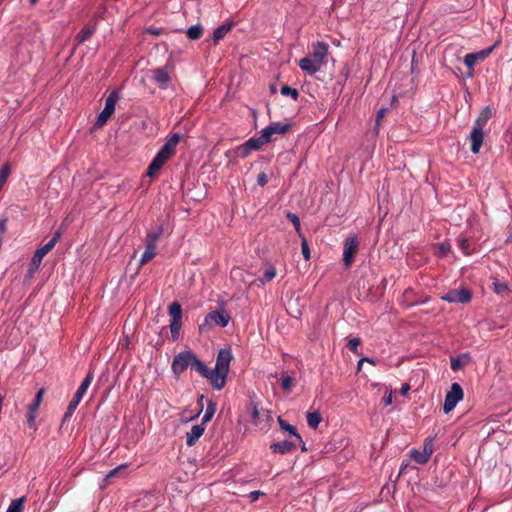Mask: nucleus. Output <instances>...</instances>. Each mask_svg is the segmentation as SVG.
<instances>
[{"instance_id":"nucleus-1","label":"nucleus","mask_w":512,"mask_h":512,"mask_svg":"<svg viewBox=\"0 0 512 512\" xmlns=\"http://www.w3.org/2000/svg\"><path fill=\"white\" fill-rule=\"evenodd\" d=\"M231 360L232 353L229 349L218 352L215 367L212 369L213 389L220 391L225 387Z\"/></svg>"},{"instance_id":"nucleus-2","label":"nucleus","mask_w":512,"mask_h":512,"mask_svg":"<svg viewBox=\"0 0 512 512\" xmlns=\"http://www.w3.org/2000/svg\"><path fill=\"white\" fill-rule=\"evenodd\" d=\"M230 315L224 310H215L208 313L199 325L200 332H206L214 327H226L230 322Z\"/></svg>"},{"instance_id":"nucleus-3","label":"nucleus","mask_w":512,"mask_h":512,"mask_svg":"<svg viewBox=\"0 0 512 512\" xmlns=\"http://www.w3.org/2000/svg\"><path fill=\"white\" fill-rule=\"evenodd\" d=\"M94 378V373L92 371H89L86 375V377L83 379L82 383L78 387L77 391L75 392L72 400L70 401L64 415H63V422L70 419V417L73 415L75 409L81 402L84 394L86 393L87 389L89 388L92 380Z\"/></svg>"},{"instance_id":"nucleus-4","label":"nucleus","mask_w":512,"mask_h":512,"mask_svg":"<svg viewBox=\"0 0 512 512\" xmlns=\"http://www.w3.org/2000/svg\"><path fill=\"white\" fill-rule=\"evenodd\" d=\"M119 99L120 93L118 90H113L110 92V94L107 96L105 100V106L103 110L99 113L96 119L94 128H101L107 123L109 118L114 114L115 107Z\"/></svg>"},{"instance_id":"nucleus-5","label":"nucleus","mask_w":512,"mask_h":512,"mask_svg":"<svg viewBox=\"0 0 512 512\" xmlns=\"http://www.w3.org/2000/svg\"><path fill=\"white\" fill-rule=\"evenodd\" d=\"M194 358L195 354L190 350L178 353L171 365L173 374L179 377L188 367H192Z\"/></svg>"},{"instance_id":"nucleus-6","label":"nucleus","mask_w":512,"mask_h":512,"mask_svg":"<svg viewBox=\"0 0 512 512\" xmlns=\"http://www.w3.org/2000/svg\"><path fill=\"white\" fill-rule=\"evenodd\" d=\"M464 392L459 383H453L450 390L446 393L445 401L443 405L444 413H450L456 405L462 401Z\"/></svg>"},{"instance_id":"nucleus-7","label":"nucleus","mask_w":512,"mask_h":512,"mask_svg":"<svg viewBox=\"0 0 512 512\" xmlns=\"http://www.w3.org/2000/svg\"><path fill=\"white\" fill-rule=\"evenodd\" d=\"M61 236L62 231L61 229H58L54 233L53 237L45 245H43L42 247L35 251L31 260V265H33L37 269L41 264L44 256L47 255L54 248L56 243L60 240Z\"/></svg>"},{"instance_id":"nucleus-8","label":"nucleus","mask_w":512,"mask_h":512,"mask_svg":"<svg viewBox=\"0 0 512 512\" xmlns=\"http://www.w3.org/2000/svg\"><path fill=\"white\" fill-rule=\"evenodd\" d=\"M358 246L359 240L356 235H351L345 239L343 247V263L345 267L352 265Z\"/></svg>"},{"instance_id":"nucleus-9","label":"nucleus","mask_w":512,"mask_h":512,"mask_svg":"<svg viewBox=\"0 0 512 512\" xmlns=\"http://www.w3.org/2000/svg\"><path fill=\"white\" fill-rule=\"evenodd\" d=\"M289 123L272 122L270 125L262 129L261 135L267 143L275 140L276 135L285 134L289 128Z\"/></svg>"},{"instance_id":"nucleus-10","label":"nucleus","mask_w":512,"mask_h":512,"mask_svg":"<svg viewBox=\"0 0 512 512\" xmlns=\"http://www.w3.org/2000/svg\"><path fill=\"white\" fill-rule=\"evenodd\" d=\"M472 294L469 289L461 288L448 291L445 295L441 297L443 301L448 303H461L466 304L471 301Z\"/></svg>"},{"instance_id":"nucleus-11","label":"nucleus","mask_w":512,"mask_h":512,"mask_svg":"<svg viewBox=\"0 0 512 512\" xmlns=\"http://www.w3.org/2000/svg\"><path fill=\"white\" fill-rule=\"evenodd\" d=\"M164 233V224L160 223L156 228L147 232L145 237V249L156 252L157 242Z\"/></svg>"},{"instance_id":"nucleus-12","label":"nucleus","mask_w":512,"mask_h":512,"mask_svg":"<svg viewBox=\"0 0 512 512\" xmlns=\"http://www.w3.org/2000/svg\"><path fill=\"white\" fill-rule=\"evenodd\" d=\"M468 140L471 143V152L473 154H478L484 140V129L477 126H472L471 132L468 135Z\"/></svg>"},{"instance_id":"nucleus-13","label":"nucleus","mask_w":512,"mask_h":512,"mask_svg":"<svg viewBox=\"0 0 512 512\" xmlns=\"http://www.w3.org/2000/svg\"><path fill=\"white\" fill-rule=\"evenodd\" d=\"M329 46L323 41H317L312 45V51L309 55L310 58L314 59L319 64L323 65L324 59L328 54Z\"/></svg>"},{"instance_id":"nucleus-14","label":"nucleus","mask_w":512,"mask_h":512,"mask_svg":"<svg viewBox=\"0 0 512 512\" xmlns=\"http://www.w3.org/2000/svg\"><path fill=\"white\" fill-rule=\"evenodd\" d=\"M205 431V424L200 423L193 425L191 429L186 433V444L191 447L196 444L199 438L203 435Z\"/></svg>"},{"instance_id":"nucleus-15","label":"nucleus","mask_w":512,"mask_h":512,"mask_svg":"<svg viewBox=\"0 0 512 512\" xmlns=\"http://www.w3.org/2000/svg\"><path fill=\"white\" fill-rule=\"evenodd\" d=\"M168 157L160 153L159 151L154 156L153 160L148 166L146 175L148 177H153L155 174L161 169V167L168 161Z\"/></svg>"},{"instance_id":"nucleus-16","label":"nucleus","mask_w":512,"mask_h":512,"mask_svg":"<svg viewBox=\"0 0 512 512\" xmlns=\"http://www.w3.org/2000/svg\"><path fill=\"white\" fill-rule=\"evenodd\" d=\"M180 139L181 135L179 133L172 134L164 143V145L159 149V152L170 158L173 155Z\"/></svg>"},{"instance_id":"nucleus-17","label":"nucleus","mask_w":512,"mask_h":512,"mask_svg":"<svg viewBox=\"0 0 512 512\" xmlns=\"http://www.w3.org/2000/svg\"><path fill=\"white\" fill-rule=\"evenodd\" d=\"M491 51L492 48H488L477 53L466 54L463 62L469 69H472L478 61L484 60L491 53Z\"/></svg>"},{"instance_id":"nucleus-18","label":"nucleus","mask_w":512,"mask_h":512,"mask_svg":"<svg viewBox=\"0 0 512 512\" xmlns=\"http://www.w3.org/2000/svg\"><path fill=\"white\" fill-rule=\"evenodd\" d=\"M297 447V444L293 441L283 440L280 442H275L270 445V450L274 453L278 454H287L294 451Z\"/></svg>"},{"instance_id":"nucleus-19","label":"nucleus","mask_w":512,"mask_h":512,"mask_svg":"<svg viewBox=\"0 0 512 512\" xmlns=\"http://www.w3.org/2000/svg\"><path fill=\"white\" fill-rule=\"evenodd\" d=\"M299 67L302 71L312 76L321 69L322 65L310 57H304L299 61Z\"/></svg>"},{"instance_id":"nucleus-20","label":"nucleus","mask_w":512,"mask_h":512,"mask_svg":"<svg viewBox=\"0 0 512 512\" xmlns=\"http://www.w3.org/2000/svg\"><path fill=\"white\" fill-rule=\"evenodd\" d=\"M192 368L195 369L202 377L207 378L213 387V372L204 362H202L196 355L192 363Z\"/></svg>"},{"instance_id":"nucleus-21","label":"nucleus","mask_w":512,"mask_h":512,"mask_svg":"<svg viewBox=\"0 0 512 512\" xmlns=\"http://www.w3.org/2000/svg\"><path fill=\"white\" fill-rule=\"evenodd\" d=\"M278 424H279L281 430L289 433L291 436L295 437L297 442L303 444V446L301 447L302 451L306 450L305 443L303 442V439H302L301 435L298 433V431H297V429H296V427L294 425L286 422L281 417H278Z\"/></svg>"},{"instance_id":"nucleus-22","label":"nucleus","mask_w":512,"mask_h":512,"mask_svg":"<svg viewBox=\"0 0 512 512\" xmlns=\"http://www.w3.org/2000/svg\"><path fill=\"white\" fill-rule=\"evenodd\" d=\"M154 80L161 89H166L170 82V76L165 67L154 70Z\"/></svg>"},{"instance_id":"nucleus-23","label":"nucleus","mask_w":512,"mask_h":512,"mask_svg":"<svg viewBox=\"0 0 512 512\" xmlns=\"http://www.w3.org/2000/svg\"><path fill=\"white\" fill-rule=\"evenodd\" d=\"M470 361V357L468 353H462L456 357L451 358V369L453 371H459L465 365H467Z\"/></svg>"},{"instance_id":"nucleus-24","label":"nucleus","mask_w":512,"mask_h":512,"mask_svg":"<svg viewBox=\"0 0 512 512\" xmlns=\"http://www.w3.org/2000/svg\"><path fill=\"white\" fill-rule=\"evenodd\" d=\"M233 23L226 22L214 29L212 38L215 43H218L225 35L231 30Z\"/></svg>"},{"instance_id":"nucleus-25","label":"nucleus","mask_w":512,"mask_h":512,"mask_svg":"<svg viewBox=\"0 0 512 512\" xmlns=\"http://www.w3.org/2000/svg\"><path fill=\"white\" fill-rule=\"evenodd\" d=\"M491 116H492V109L489 106H486L480 112V115L475 120L473 126H477V127L484 129L485 126L487 125V122L491 118Z\"/></svg>"},{"instance_id":"nucleus-26","label":"nucleus","mask_w":512,"mask_h":512,"mask_svg":"<svg viewBox=\"0 0 512 512\" xmlns=\"http://www.w3.org/2000/svg\"><path fill=\"white\" fill-rule=\"evenodd\" d=\"M94 32H95L94 26L86 25L76 35L75 41L77 42V44H82L85 41L89 40L91 38V36L94 34Z\"/></svg>"},{"instance_id":"nucleus-27","label":"nucleus","mask_w":512,"mask_h":512,"mask_svg":"<svg viewBox=\"0 0 512 512\" xmlns=\"http://www.w3.org/2000/svg\"><path fill=\"white\" fill-rule=\"evenodd\" d=\"M306 418L308 426L312 429H317L322 421V416L318 411L308 412Z\"/></svg>"},{"instance_id":"nucleus-28","label":"nucleus","mask_w":512,"mask_h":512,"mask_svg":"<svg viewBox=\"0 0 512 512\" xmlns=\"http://www.w3.org/2000/svg\"><path fill=\"white\" fill-rule=\"evenodd\" d=\"M245 143L248 145L251 151L260 150L263 145L267 144L266 140H264L261 134L259 135V137L249 138Z\"/></svg>"},{"instance_id":"nucleus-29","label":"nucleus","mask_w":512,"mask_h":512,"mask_svg":"<svg viewBox=\"0 0 512 512\" xmlns=\"http://www.w3.org/2000/svg\"><path fill=\"white\" fill-rule=\"evenodd\" d=\"M169 314L172 317V321H181L182 319V307L178 302H172L169 305Z\"/></svg>"},{"instance_id":"nucleus-30","label":"nucleus","mask_w":512,"mask_h":512,"mask_svg":"<svg viewBox=\"0 0 512 512\" xmlns=\"http://www.w3.org/2000/svg\"><path fill=\"white\" fill-rule=\"evenodd\" d=\"M216 409H217L216 403L213 402L212 400H209L201 422L204 424L209 422L213 418V416L216 412Z\"/></svg>"},{"instance_id":"nucleus-31","label":"nucleus","mask_w":512,"mask_h":512,"mask_svg":"<svg viewBox=\"0 0 512 512\" xmlns=\"http://www.w3.org/2000/svg\"><path fill=\"white\" fill-rule=\"evenodd\" d=\"M203 28L200 24L189 27L186 31L187 37L191 40H197L202 36Z\"/></svg>"},{"instance_id":"nucleus-32","label":"nucleus","mask_w":512,"mask_h":512,"mask_svg":"<svg viewBox=\"0 0 512 512\" xmlns=\"http://www.w3.org/2000/svg\"><path fill=\"white\" fill-rule=\"evenodd\" d=\"M23 501L24 498L13 500L8 506L6 512H23Z\"/></svg>"},{"instance_id":"nucleus-33","label":"nucleus","mask_w":512,"mask_h":512,"mask_svg":"<svg viewBox=\"0 0 512 512\" xmlns=\"http://www.w3.org/2000/svg\"><path fill=\"white\" fill-rule=\"evenodd\" d=\"M235 153L237 157L244 159L251 153V149L246 143H243L235 148Z\"/></svg>"},{"instance_id":"nucleus-34","label":"nucleus","mask_w":512,"mask_h":512,"mask_svg":"<svg viewBox=\"0 0 512 512\" xmlns=\"http://www.w3.org/2000/svg\"><path fill=\"white\" fill-rule=\"evenodd\" d=\"M181 321H172L170 324L171 338L176 341L180 335Z\"/></svg>"},{"instance_id":"nucleus-35","label":"nucleus","mask_w":512,"mask_h":512,"mask_svg":"<svg viewBox=\"0 0 512 512\" xmlns=\"http://www.w3.org/2000/svg\"><path fill=\"white\" fill-rule=\"evenodd\" d=\"M281 94L284 96H290L293 100H297L299 97L298 90L287 85L282 86Z\"/></svg>"},{"instance_id":"nucleus-36","label":"nucleus","mask_w":512,"mask_h":512,"mask_svg":"<svg viewBox=\"0 0 512 512\" xmlns=\"http://www.w3.org/2000/svg\"><path fill=\"white\" fill-rule=\"evenodd\" d=\"M275 276H276V269H275L273 266H270V267H268V268L265 270V272H264V274H263L262 278L260 279V281H261L262 283L269 282V281H271Z\"/></svg>"},{"instance_id":"nucleus-37","label":"nucleus","mask_w":512,"mask_h":512,"mask_svg":"<svg viewBox=\"0 0 512 512\" xmlns=\"http://www.w3.org/2000/svg\"><path fill=\"white\" fill-rule=\"evenodd\" d=\"M281 387L286 392H290L292 389V378L286 373L282 374Z\"/></svg>"},{"instance_id":"nucleus-38","label":"nucleus","mask_w":512,"mask_h":512,"mask_svg":"<svg viewBox=\"0 0 512 512\" xmlns=\"http://www.w3.org/2000/svg\"><path fill=\"white\" fill-rule=\"evenodd\" d=\"M412 457L419 464H425L430 458L427 454L421 453L415 449L412 450Z\"/></svg>"},{"instance_id":"nucleus-39","label":"nucleus","mask_w":512,"mask_h":512,"mask_svg":"<svg viewBox=\"0 0 512 512\" xmlns=\"http://www.w3.org/2000/svg\"><path fill=\"white\" fill-rule=\"evenodd\" d=\"M157 252H153L151 250H147L145 249L140 260H139V263L140 265H144L146 264L147 262H149L151 259H153L155 256H156Z\"/></svg>"},{"instance_id":"nucleus-40","label":"nucleus","mask_w":512,"mask_h":512,"mask_svg":"<svg viewBox=\"0 0 512 512\" xmlns=\"http://www.w3.org/2000/svg\"><path fill=\"white\" fill-rule=\"evenodd\" d=\"M361 340L359 338H351L348 341L347 347L354 353L359 355L360 352L358 350V346L360 345Z\"/></svg>"},{"instance_id":"nucleus-41","label":"nucleus","mask_w":512,"mask_h":512,"mask_svg":"<svg viewBox=\"0 0 512 512\" xmlns=\"http://www.w3.org/2000/svg\"><path fill=\"white\" fill-rule=\"evenodd\" d=\"M458 247L463 251L464 254H469L470 241L468 238H460L458 240Z\"/></svg>"},{"instance_id":"nucleus-42","label":"nucleus","mask_w":512,"mask_h":512,"mask_svg":"<svg viewBox=\"0 0 512 512\" xmlns=\"http://www.w3.org/2000/svg\"><path fill=\"white\" fill-rule=\"evenodd\" d=\"M286 217H287L288 220H290L293 223L296 231L299 232L300 231V219H299V217L296 214L291 213V212H288Z\"/></svg>"},{"instance_id":"nucleus-43","label":"nucleus","mask_w":512,"mask_h":512,"mask_svg":"<svg viewBox=\"0 0 512 512\" xmlns=\"http://www.w3.org/2000/svg\"><path fill=\"white\" fill-rule=\"evenodd\" d=\"M301 250H302V254H303L304 259L305 260H309L310 259V249H309V245L307 243V240L305 238H303V240H302Z\"/></svg>"},{"instance_id":"nucleus-44","label":"nucleus","mask_w":512,"mask_h":512,"mask_svg":"<svg viewBox=\"0 0 512 512\" xmlns=\"http://www.w3.org/2000/svg\"><path fill=\"white\" fill-rule=\"evenodd\" d=\"M494 291L497 293V294H500L504 291H506L508 289V286L506 283H503V282H494Z\"/></svg>"},{"instance_id":"nucleus-45","label":"nucleus","mask_w":512,"mask_h":512,"mask_svg":"<svg viewBox=\"0 0 512 512\" xmlns=\"http://www.w3.org/2000/svg\"><path fill=\"white\" fill-rule=\"evenodd\" d=\"M268 182L267 175L264 172H261L257 176V184L261 187H264Z\"/></svg>"},{"instance_id":"nucleus-46","label":"nucleus","mask_w":512,"mask_h":512,"mask_svg":"<svg viewBox=\"0 0 512 512\" xmlns=\"http://www.w3.org/2000/svg\"><path fill=\"white\" fill-rule=\"evenodd\" d=\"M422 453L427 454L428 457H430L432 455L433 448H432L431 440H425L424 449H423Z\"/></svg>"},{"instance_id":"nucleus-47","label":"nucleus","mask_w":512,"mask_h":512,"mask_svg":"<svg viewBox=\"0 0 512 512\" xmlns=\"http://www.w3.org/2000/svg\"><path fill=\"white\" fill-rule=\"evenodd\" d=\"M147 32L153 36H160L163 33V29L155 26H150L147 28Z\"/></svg>"},{"instance_id":"nucleus-48","label":"nucleus","mask_w":512,"mask_h":512,"mask_svg":"<svg viewBox=\"0 0 512 512\" xmlns=\"http://www.w3.org/2000/svg\"><path fill=\"white\" fill-rule=\"evenodd\" d=\"M387 111H388L387 108H381L380 110H378L377 115H376V125L377 126L380 124L382 118L385 116Z\"/></svg>"},{"instance_id":"nucleus-49","label":"nucleus","mask_w":512,"mask_h":512,"mask_svg":"<svg viewBox=\"0 0 512 512\" xmlns=\"http://www.w3.org/2000/svg\"><path fill=\"white\" fill-rule=\"evenodd\" d=\"M7 230V218L6 217H3V218H0V236H2V234H4Z\"/></svg>"},{"instance_id":"nucleus-50","label":"nucleus","mask_w":512,"mask_h":512,"mask_svg":"<svg viewBox=\"0 0 512 512\" xmlns=\"http://www.w3.org/2000/svg\"><path fill=\"white\" fill-rule=\"evenodd\" d=\"M40 407V404L39 403H36L35 401H32L29 405H28V412H32V413H36L37 410L39 409Z\"/></svg>"},{"instance_id":"nucleus-51","label":"nucleus","mask_w":512,"mask_h":512,"mask_svg":"<svg viewBox=\"0 0 512 512\" xmlns=\"http://www.w3.org/2000/svg\"><path fill=\"white\" fill-rule=\"evenodd\" d=\"M35 418H36L35 413L28 412L27 422L30 427L35 426Z\"/></svg>"},{"instance_id":"nucleus-52","label":"nucleus","mask_w":512,"mask_h":512,"mask_svg":"<svg viewBox=\"0 0 512 512\" xmlns=\"http://www.w3.org/2000/svg\"><path fill=\"white\" fill-rule=\"evenodd\" d=\"M43 395H44V390H43V389H40V390L36 393V395H35V397H34L33 401H35L36 403L41 404L42 399H43Z\"/></svg>"},{"instance_id":"nucleus-53","label":"nucleus","mask_w":512,"mask_h":512,"mask_svg":"<svg viewBox=\"0 0 512 512\" xmlns=\"http://www.w3.org/2000/svg\"><path fill=\"white\" fill-rule=\"evenodd\" d=\"M120 469H121V466L116 467V468L110 470L109 473L106 475V480H108V479H110L112 477H115L116 474L120 471Z\"/></svg>"},{"instance_id":"nucleus-54","label":"nucleus","mask_w":512,"mask_h":512,"mask_svg":"<svg viewBox=\"0 0 512 512\" xmlns=\"http://www.w3.org/2000/svg\"><path fill=\"white\" fill-rule=\"evenodd\" d=\"M260 495H263V492L256 490L250 492L249 497L251 498L252 501H256Z\"/></svg>"},{"instance_id":"nucleus-55","label":"nucleus","mask_w":512,"mask_h":512,"mask_svg":"<svg viewBox=\"0 0 512 512\" xmlns=\"http://www.w3.org/2000/svg\"><path fill=\"white\" fill-rule=\"evenodd\" d=\"M363 362H369L371 364H375V361L370 358V357H362L359 361H358V369H360V366Z\"/></svg>"},{"instance_id":"nucleus-56","label":"nucleus","mask_w":512,"mask_h":512,"mask_svg":"<svg viewBox=\"0 0 512 512\" xmlns=\"http://www.w3.org/2000/svg\"><path fill=\"white\" fill-rule=\"evenodd\" d=\"M383 402H384V404H385L386 406H388V405H391V404H392V393H391V392H390V394H389V395H387V396H385V397L383 398Z\"/></svg>"},{"instance_id":"nucleus-57","label":"nucleus","mask_w":512,"mask_h":512,"mask_svg":"<svg viewBox=\"0 0 512 512\" xmlns=\"http://www.w3.org/2000/svg\"><path fill=\"white\" fill-rule=\"evenodd\" d=\"M449 248H450L449 244H444V243H442V244L440 245V250H441L442 252H444V253H445V252H447V251H449Z\"/></svg>"},{"instance_id":"nucleus-58","label":"nucleus","mask_w":512,"mask_h":512,"mask_svg":"<svg viewBox=\"0 0 512 512\" xmlns=\"http://www.w3.org/2000/svg\"><path fill=\"white\" fill-rule=\"evenodd\" d=\"M204 399H205V396L201 395V396H199V398L197 400V404L200 405L201 410L203 409V406H204V404H203Z\"/></svg>"},{"instance_id":"nucleus-59","label":"nucleus","mask_w":512,"mask_h":512,"mask_svg":"<svg viewBox=\"0 0 512 512\" xmlns=\"http://www.w3.org/2000/svg\"><path fill=\"white\" fill-rule=\"evenodd\" d=\"M410 389V386L408 384H404L401 388V393L406 394L408 390Z\"/></svg>"},{"instance_id":"nucleus-60","label":"nucleus","mask_w":512,"mask_h":512,"mask_svg":"<svg viewBox=\"0 0 512 512\" xmlns=\"http://www.w3.org/2000/svg\"><path fill=\"white\" fill-rule=\"evenodd\" d=\"M506 241H507V242H512V226H511V229H510V231H509V233H508V236H507V240H506Z\"/></svg>"},{"instance_id":"nucleus-61","label":"nucleus","mask_w":512,"mask_h":512,"mask_svg":"<svg viewBox=\"0 0 512 512\" xmlns=\"http://www.w3.org/2000/svg\"><path fill=\"white\" fill-rule=\"evenodd\" d=\"M258 416V410L256 408L252 411V418H256Z\"/></svg>"},{"instance_id":"nucleus-62","label":"nucleus","mask_w":512,"mask_h":512,"mask_svg":"<svg viewBox=\"0 0 512 512\" xmlns=\"http://www.w3.org/2000/svg\"><path fill=\"white\" fill-rule=\"evenodd\" d=\"M37 1H38V0H30V3L34 5V4H36V3H37Z\"/></svg>"},{"instance_id":"nucleus-63","label":"nucleus","mask_w":512,"mask_h":512,"mask_svg":"<svg viewBox=\"0 0 512 512\" xmlns=\"http://www.w3.org/2000/svg\"><path fill=\"white\" fill-rule=\"evenodd\" d=\"M200 412H201V411H199V412L197 413L196 417L199 415V413H200ZM194 419H195V416H192V417H191V420H194Z\"/></svg>"},{"instance_id":"nucleus-64","label":"nucleus","mask_w":512,"mask_h":512,"mask_svg":"<svg viewBox=\"0 0 512 512\" xmlns=\"http://www.w3.org/2000/svg\"><path fill=\"white\" fill-rule=\"evenodd\" d=\"M200 412H201V411H199V412L197 413L196 417L199 415V413H200ZM194 419H195V416H192V417H191V420H194Z\"/></svg>"}]
</instances>
